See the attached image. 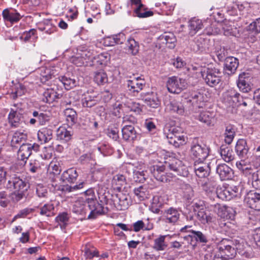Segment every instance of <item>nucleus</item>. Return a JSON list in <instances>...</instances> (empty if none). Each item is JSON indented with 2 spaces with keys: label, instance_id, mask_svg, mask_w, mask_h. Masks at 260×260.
Here are the masks:
<instances>
[{
  "label": "nucleus",
  "instance_id": "nucleus-22",
  "mask_svg": "<svg viewBox=\"0 0 260 260\" xmlns=\"http://www.w3.org/2000/svg\"><path fill=\"white\" fill-rule=\"evenodd\" d=\"M128 195L119 192L115 195V198H114L113 201L114 204L117 205V208L120 210H124L128 208Z\"/></svg>",
  "mask_w": 260,
  "mask_h": 260
},
{
  "label": "nucleus",
  "instance_id": "nucleus-45",
  "mask_svg": "<svg viewBox=\"0 0 260 260\" xmlns=\"http://www.w3.org/2000/svg\"><path fill=\"white\" fill-rule=\"evenodd\" d=\"M125 177L121 174H117L114 176L112 180V184L115 186V188L119 192L121 189L122 186L125 184Z\"/></svg>",
  "mask_w": 260,
  "mask_h": 260
},
{
  "label": "nucleus",
  "instance_id": "nucleus-50",
  "mask_svg": "<svg viewBox=\"0 0 260 260\" xmlns=\"http://www.w3.org/2000/svg\"><path fill=\"white\" fill-rule=\"evenodd\" d=\"M94 80L98 84H103L108 82V78L106 73L100 71L95 73Z\"/></svg>",
  "mask_w": 260,
  "mask_h": 260
},
{
  "label": "nucleus",
  "instance_id": "nucleus-31",
  "mask_svg": "<svg viewBox=\"0 0 260 260\" xmlns=\"http://www.w3.org/2000/svg\"><path fill=\"white\" fill-rule=\"evenodd\" d=\"M160 40L162 44H166L167 47L170 49L174 48L175 46L176 39L172 33H165L160 37Z\"/></svg>",
  "mask_w": 260,
  "mask_h": 260
},
{
  "label": "nucleus",
  "instance_id": "nucleus-58",
  "mask_svg": "<svg viewBox=\"0 0 260 260\" xmlns=\"http://www.w3.org/2000/svg\"><path fill=\"white\" fill-rule=\"evenodd\" d=\"M85 183L84 182H80L79 184L74 186L66 185L63 186L62 190L66 192H73L78 189H81L83 187Z\"/></svg>",
  "mask_w": 260,
  "mask_h": 260
},
{
  "label": "nucleus",
  "instance_id": "nucleus-57",
  "mask_svg": "<svg viewBox=\"0 0 260 260\" xmlns=\"http://www.w3.org/2000/svg\"><path fill=\"white\" fill-rule=\"evenodd\" d=\"M146 172L144 171H135L134 172V179L136 182H143L147 178V175L145 174Z\"/></svg>",
  "mask_w": 260,
  "mask_h": 260
},
{
  "label": "nucleus",
  "instance_id": "nucleus-21",
  "mask_svg": "<svg viewBox=\"0 0 260 260\" xmlns=\"http://www.w3.org/2000/svg\"><path fill=\"white\" fill-rule=\"evenodd\" d=\"M127 85L130 91L133 93H138L145 86V82L140 77H137L133 80H128Z\"/></svg>",
  "mask_w": 260,
  "mask_h": 260
},
{
  "label": "nucleus",
  "instance_id": "nucleus-5",
  "mask_svg": "<svg viewBox=\"0 0 260 260\" xmlns=\"http://www.w3.org/2000/svg\"><path fill=\"white\" fill-rule=\"evenodd\" d=\"M218 250L229 258H232L236 255L234 242L228 239H222L218 244Z\"/></svg>",
  "mask_w": 260,
  "mask_h": 260
},
{
  "label": "nucleus",
  "instance_id": "nucleus-42",
  "mask_svg": "<svg viewBox=\"0 0 260 260\" xmlns=\"http://www.w3.org/2000/svg\"><path fill=\"white\" fill-rule=\"evenodd\" d=\"M27 139V135L23 133L18 132H15L11 140V145L12 146H16V145H20L24 142Z\"/></svg>",
  "mask_w": 260,
  "mask_h": 260
},
{
  "label": "nucleus",
  "instance_id": "nucleus-12",
  "mask_svg": "<svg viewBox=\"0 0 260 260\" xmlns=\"http://www.w3.org/2000/svg\"><path fill=\"white\" fill-rule=\"evenodd\" d=\"M250 80L248 73L243 72L239 75L237 86L241 91L246 93L251 90L252 85Z\"/></svg>",
  "mask_w": 260,
  "mask_h": 260
},
{
  "label": "nucleus",
  "instance_id": "nucleus-44",
  "mask_svg": "<svg viewBox=\"0 0 260 260\" xmlns=\"http://www.w3.org/2000/svg\"><path fill=\"white\" fill-rule=\"evenodd\" d=\"M126 45L127 47V50L128 53L133 55H135L138 53L139 49V44L134 39L130 38L128 39Z\"/></svg>",
  "mask_w": 260,
  "mask_h": 260
},
{
  "label": "nucleus",
  "instance_id": "nucleus-47",
  "mask_svg": "<svg viewBox=\"0 0 260 260\" xmlns=\"http://www.w3.org/2000/svg\"><path fill=\"white\" fill-rule=\"evenodd\" d=\"M59 80L63 84L64 88L67 90L73 88L76 85V81L75 79L68 77L67 76L60 77Z\"/></svg>",
  "mask_w": 260,
  "mask_h": 260
},
{
  "label": "nucleus",
  "instance_id": "nucleus-6",
  "mask_svg": "<svg viewBox=\"0 0 260 260\" xmlns=\"http://www.w3.org/2000/svg\"><path fill=\"white\" fill-rule=\"evenodd\" d=\"M6 187L7 189H15L16 191H25L28 186L24 178L18 176H14L7 182Z\"/></svg>",
  "mask_w": 260,
  "mask_h": 260
},
{
  "label": "nucleus",
  "instance_id": "nucleus-11",
  "mask_svg": "<svg viewBox=\"0 0 260 260\" xmlns=\"http://www.w3.org/2000/svg\"><path fill=\"white\" fill-rule=\"evenodd\" d=\"M131 4L136 5L137 7L134 9V12L139 18H147L153 15V12L151 11H147L148 8L146 7L141 3V0H130Z\"/></svg>",
  "mask_w": 260,
  "mask_h": 260
},
{
  "label": "nucleus",
  "instance_id": "nucleus-49",
  "mask_svg": "<svg viewBox=\"0 0 260 260\" xmlns=\"http://www.w3.org/2000/svg\"><path fill=\"white\" fill-rule=\"evenodd\" d=\"M197 218L203 224L211 222L212 219V217L210 215H208L204 209H201L198 211Z\"/></svg>",
  "mask_w": 260,
  "mask_h": 260
},
{
  "label": "nucleus",
  "instance_id": "nucleus-25",
  "mask_svg": "<svg viewBox=\"0 0 260 260\" xmlns=\"http://www.w3.org/2000/svg\"><path fill=\"white\" fill-rule=\"evenodd\" d=\"M189 35L190 36H194L204 26L202 21L196 18L191 19L188 22Z\"/></svg>",
  "mask_w": 260,
  "mask_h": 260
},
{
  "label": "nucleus",
  "instance_id": "nucleus-7",
  "mask_svg": "<svg viewBox=\"0 0 260 260\" xmlns=\"http://www.w3.org/2000/svg\"><path fill=\"white\" fill-rule=\"evenodd\" d=\"M39 148V145L35 143H23L19 149L18 155L20 159L26 163V160L32 154V151H37Z\"/></svg>",
  "mask_w": 260,
  "mask_h": 260
},
{
  "label": "nucleus",
  "instance_id": "nucleus-55",
  "mask_svg": "<svg viewBox=\"0 0 260 260\" xmlns=\"http://www.w3.org/2000/svg\"><path fill=\"white\" fill-rule=\"evenodd\" d=\"M36 193L38 196L40 198H48V190L46 187L42 184H38L36 187Z\"/></svg>",
  "mask_w": 260,
  "mask_h": 260
},
{
  "label": "nucleus",
  "instance_id": "nucleus-23",
  "mask_svg": "<svg viewBox=\"0 0 260 260\" xmlns=\"http://www.w3.org/2000/svg\"><path fill=\"white\" fill-rule=\"evenodd\" d=\"M122 138L126 141L133 142L137 138V132L132 125H124L121 130Z\"/></svg>",
  "mask_w": 260,
  "mask_h": 260
},
{
  "label": "nucleus",
  "instance_id": "nucleus-64",
  "mask_svg": "<svg viewBox=\"0 0 260 260\" xmlns=\"http://www.w3.org/2000/svg\"><path fill=\"white\" fill-rule=\"evenodd\" d=\"M108 136L115 141L119 139L118 131L117 128H108L107 130Z\"/></svg>",
  "mask_w": 260,
  "mask_h": 260
},
{
  "label": "nucleus",
  "instance_id": "nucleus-29",
  "mask_svg": "<svg viewBox=\"0 0 260 260\" xmlns=\"http://www.w3.org/2000/svg\"><path fill=\"white\" fill-rule=\"evenodd\" d=\"M248 150L249 148L245 140L242 139L238 140L235 146V150L239 156L241 158L245 157L248 153Z\"/></svg>",
  "mask_w": 260,
  "mask_h": 260
},
{
  "label": "nucleus",
  "instance_id": "nucleus-40",
  "mask_svg": "<svg viewBox=\"0 0 260 260\" xmlns=\"http://www.w3.org/2000/svg\"><path fill=\"white\" fill-rule=\"evenodd\" d=\"M64 114L69 124L73 125L76 122L77 119V113L73 109L67 108L64 111Z\"/></svg>",
  "mask_w": 260,
  "mask_h": 260
},
{
  "label": "nucleus",
  "instance_id": "nucleus-53",
  "mask_svg": "<svg viewBox=\"0 0 260 260\" xmlns=\"http://www.w3.org/2000/svg\"><path fill=\"white\" fill-rule=\"evenodd\" d=\"M134 230L136 232L140 231L141 230L144 229L146 230H150L153 228L152 224H148L146 227H145V224L142 220H138L133 224Z\"/></svg>",
  "mask_w": 260,
  "mask_h": 260
},
{
  "label": "nucleus",
  "instance_id": "nucleus-51",
  "mask_svg": "<svg viewBox=\"0 0 260 260\" xmlns=\"http://www.w3.org/2000/svg\"><path fill=\"white\" fill-rule=\"evenodd\" d=\"M69 219V217L68 213L66 212H63L59 214L55 218L56 221L59 224L60 226L62 229L66 228Z\"/></svg>",
  "mask_w": 260,
  "mask_h": 260
},
{
  "label": "nucleus",
  "instance_id": "nucleus-34",
  "mask_svg": "<svg viewBox=\"0 0 260 260\" xmlns=\"http://www.w3.org/2000/svg\"><path fill=\"white\" fill-rule=\"evenodd\" d=\"M220 153L223 159L229 162L234 159V154L230 147L225 145H222L220 148Z\"/></svg>",
  "mask_w": 260,
  "mask_h": 260
},
{
  "label": "nucleus",
  "instance_id": "nucleus-4",
  "mask_svg": "<svg viewBox=\"0 0 260 260\" xmlns=\"http://www.w3.org/2000/svg\"><path fill=\"white\" fill-rule=\"evenodd\" d=\"M167 87L170 92L178 94L186 88L187 83L185 79L173 76L168 78Z\"/></svg>",
  "mask_w": 260,
  "mask_h": 260
},
{
  "label": "nucleus",
  "instance_id": "nucleus-2",
  "mask_svg": "<svg viewBox=\"0 0 260 260\" xmlns=\"http://www.w3.org/2000/svg\"><path fill=\"white\" fill-rule=\"evenodd\" d=\"M190 155L195 161L203 162L209 155V149L205 145H201L198 143L197 138L194 139L192 142L190 150Z\"/></svg>",
  "mask_w": 260,
  "mask_h": 260
},
{
  "label": "nucleus",
  "instance_id": "nucleus-33",
  "mask_svg": "<svg viewBox=\"0 0 260 260\" xmlns=\"http://www.w3.org/2000/svg\"><path fill=\"white\" fill-rule=\"evenodd\" d=\"M22 118V114L13 109H11L8 116L9 122L11 126L17 127L20 123Z\"/></svg>",
  "mask_w": 260,
  "mask_h": 260
},
{
  "label": "nucleus",
  "instance_id": "nucleus-14",
  "mask_svg": "<svg viewBox=\"0 0 260 260\" xmlns=\"http://www.w3.org/2000/svg\"><path fill=\"white\" fill-rule=\"evenodd\" d=\"M169 169L174 172V176L178 175L182 177H187L189 172L187 168L182 164L181 161L176 160L169 164Z\"/></svg>",
  "mask_w": 260,
  "mask_h": 260
},
{
  "label": "nucleus",
  "instance_id": "nucleus-39",
  "mask_svg": "<svg viewBox=\"0 0 260 260\" xmlns=\"http://www.w3.org/2000/svg\"><path fill=\"white\" fill-rule=\"evenodd\" d=\"M81 102L84 107L91 108L98 103L99 100L96 96L86 95L82 99Z\"/></svg>",
  "mask_w": 260,
  "mask_h": 260
},
{
  "label": "nucleus",
  "instance_id": "nucleus-60",
  "mask_svg": "<svg viewBox=\"0 0 260 260\" xmlns=\"http://www.w3.org/2000/svg\"><path fill=\"white\" fill-rule=\"evenodd\" d=\"M185 138L182 133L180 135H178V136L174 137V141L172 142V144L176 147H178L180 145H183L185 143Z\"/></svg>",
  "mask_w": 260,
  "mask_h": 260
},
{
  "label": "nucleus",
  "instance_id": "nucleus-37",
  "mask_svg": "<svg viewBox=\"0 0 260 260\" xmlns=\"http://www.w3.org/2000/svg\"><path fill=\"white\" fill-rule=\"evenodd\" d=\"M44 102L52 103L55 99L58 98L59 94L52 88H47L43 93Z\"/></svg>",
  "mask_w": 260,
  "mask_h": 260
},
{
  "label": "nucleus",
  "instance_id": "nucleus-3",
  "mask_svg": "<svg viewBox=\"0 0 260 260\" xmlns=\"http://www.w3.org/2000/svg\"><path fill=\"white\" fill-rule=\"evenodd\" d=\"M221 72L216 68H208L202 72V76L205 83L210 87H214L221 81Z\"/></svg>",
  "mask_w": 260,
  "mask_h": 260
},
{
  "label": "nucleus",
  "instance_id": "nucleus-19",
  "mask_svg": "<svg viewBox=\"0 0 260 260\" xmlns=\"http://www.w3.org/2000/svg\"><path fill=\"white\" fill-rule=\"evenodd\" d=\"M194 170L196 175L199 178L207 177L209 175L211 171L210 164L195 161Z\"/></svg>",
  "mask_w": 260,
  "mask_h": 260
},
{
  "label": "nucleus",
  "instance_id": "nucleus-13",
  "mask_svg": "<svg viewBox=\"0 0 260 260\" xmlns=\"http://www.w3.org/2000/svg\"><path fill=\"white\" fill-rule=\"evenodd\" d=\"M239 64L238 58L233 56L226 57L224 63V73L228 75H233L236 72Z\"/></svg>",
  "mask_w": 260,
  "mask_h": 260
},
{
  "label": "nucleus",
  "instance_id": "nucleus-8",
  "mask_svg": "<svg viewBox=\"0 0 260 260\" xmlns=\"http://www.w3.org/2000/svg\"><path fill=\"white\" fill-rule=\"evenodd\" d=\"M242 96L235 90H230L223 95V102L227 106L235 107L239 106Z\"/></svg>",
  "mask_w": 260,
  "mask_h": 260
},
{
  "label": "nucleus",
  "instance_id": "nucleus-36",
  "mask_svg": "<svg viewBox=\"0 0 260 260\" xmlns=\"http://www.w3.org/2000/svg\"><path fill=\"white\" fill-rule=\"evenodd\" d=\"M2 15L5 20L12 23L16 22L21 18L19 13L17 12H10L7 9H5L3 11Z\"/></svg>",
  "mask_w": 260,
  "mask_h": 260
},
{
  "label": "nucleus",
  "instance_id": "nucleus-17",
  "mask_svg": "<svg viewBox=\"0 0 260 260\" xmlns=\"http://www.w3.org/2000/svg\"><path fill=\"white\" fill-rule=\"evenodd\" d=\"M149 170L157 180L162 182H168V179L166 176L164 166L154 165L150 167Z\"/></svg>",
  "mask_w": 260,
  "mask_h": 260
},
{
  "label": "nucleus",
  "instance_id": "nucleus-30",
  "mask_svg": "<svg viewBox=\"0 0 260 260\" xmlns=\"http://www.w3.org/2000/svg\"><path fill=\"white\" fill-rule=\"evenodd\" d=\"M206 97L204 94L200 92H194L191 95L189 102L192 103L193 106L198 108H202L204 105Z\"/></svg>",
  "mask_w": 260,
  "mask_h": 260
},
{
  "label": "nucleus",
  "instance_id": "nucleus-62",
  "mask_svg": "<svg viewBox=\"0 0 260 260\" xmlns=\"http://www.w3.org/2000/svg\"><path fill=\"white\" fill-rule=\"evenodd\" d=\"M9 203L7 198V194L6 191H0V206L3 207H6Z\"/></svg>",
  "mask_w": 260,
  "mask_h": 260
},
{
  "label": "nucleus",
  "instance_id": "nucleus-24",
  "mask_svg": "<svg viewBox=\"0 0 260 260\" xmlns=\"http://www.w3.org/2000/svg\"><path fill=\"white\" fill-rule=\"evenodd\" d=\"M235 188V190L231 188H219L217 190L216 197L222 200H230L236 196L237 188L236 187Z\"/></svg>",
  "mask_w": 260,
  "mask_h": 260
},
{
  "label": "nucleus",
  "instance_id": "nucleus-1",
  "mask_svg": "<svg viewBox=\"0 0 260 260\" xmlns=\"http://www.w3.org/2000/svg\"><path fill=\"white\" fill-rule=\"evenodd\" d=\"M85 204L79 206L80 202H76L75 206L79 208L76 212L81 215H86L89 212L87 218L95 219L98 215L105 213L103 206L99 203L96 199L93 198H87L85 199Z\"/></svg>",
  "mask_w": 260,
  "mask_h": 260
},
{
  "label": "nucleus",
  "instance_id": "nucleus-56",
  "mask_svg": "<svg viewBox=\"0 0 260 260\" xmlns=\"http://www.w3.org/2000/svg\"><path fill=\"white\" fill-rule=\"evenodd\" d=\"M53 209L54 207L52 204H45L41 208L40 213L42 215L50 216Z\"/></svg>",
  "mask_w": 260,
  "mask_h": 260
},
{
  "label": "nucleus",
  "instance_id": "nucleus-28",
  "mask_svg": "<svg viewBox=\"0 0 260 260\" xmlns=\"http://www.w3.org/2000/svg\"><path fill=\"white\" fill-rule=\"evenodd\" d=\"M216 182L211 179H208L206 181L202 184L203 189L207 193L217 196V190L216 187Z\"/></svg>",
  "mask_w": 260,
  "mask_h": 260
},
{
  "label": "nucleus",
  "instance_id": "nucleus-35",
  "mask_svg": "<svg viewBox=\"0 0 260 260\" xmlns=\"http://www.w3.org/2000/svg\"><path fill=\"white\" fill-rule=\"evenodd\" d=\"M222 28L225 36H234L236 32V27L234 25V22L225 19L222 23Z\"/></svg>",
  "mask_w": 260,
  "mask_h": 260
},
{
  "label": "nucleus",
  "instance_id": "nucleus-59",
  "mask_svg": "<svg viewBox=\"0 0 260 260\" xmlns=\"http://www.w3.org/2000/svg\"><path fill=\"white\" fill-rule=\"evenodd\" d=\"M134 192L140 201H143L146 198L145 188L142 186L135 188L134 190Z\"/></svg>",
  "mask_w": 260,
  "mask_h": 260
},
{
  "label": "nucleus",
  "instance_id": "nucleus-32",
  "mask_svg": "<svg viewBox=\"0 0 260 260\" xmlns=\"http://www.w3.org/2000/svg\"><path fill=\"white\" fill-rule=\"evenodd\" d=\"M57 139L67 142L71 139L73 135V132L68 130L64 127H59L57 130Z\"/></svg>",
  "mask_w": 260,
  "mask_h": 260
},
{
  "label": "nucleus",
  "instance_id": "nucleus-61",
  "mask_svg": "<svg viewBox=\"0 0 260 260\" xmlns=\"http://www.w3.org/2000/svg\"><path fill=\"white\" fill-rule=\"evenodd\" d=\"M111 39L113 40V42L117 44H121L126 40V37L124 33L120 32L116 35L112 36Z\"/></svg>",
  "mask_w": 260,
  "mask_h": 260
},
{
  "label": "nucleus",
  "instance_id": "nucleus-38",
  "mask_svg": "<svg viewBox=\"0 0 260 260\" xmlns=\"http://www.w3.org/2000/svg\"><path fill=\"white\" fill-rule=\"evenodd\" d=\"M32 116L34 117H38L39 116L38 122L41 125L47 124L52 118V116L50 114L39 112L37 111H34L32 112Z\"/></svg>",
  "mask_w": 260,
  "mask_h": 260
},
{
  "label": "nucleus",
  "instance_id": "nucleus-48",
  "mask_svg": "<svg viewBox=\"0 0 260 260\" xmlns=\"http://www.w3.org/2000/svg\"><path fill=\"white\" fill-rule=\"evenodd\" d=\"M170 110L176 112L177 113L182 115L184 113V107L182 103L173 101L170 103L169 105Z\"/></svg>",
  "mask_w": 260,
  "mask_h": 260
},
{
  "label": "nucleus",
  "instance_id": "nucleus-27",
  "mask_svg": "<svg viewBox=\"0 0 260 260\" xmlns=\"http://www.w3.org/2000/svg\"><path fill=\"white\" fill-rule=\"evenodd\" d=\"M78 176V174L76 170L72 168L63 172L61 179L62 182L72 183L76 181Z\"/></svg>",
  "mask_w": 260,
  "mask_h": 260
},
{
  "label": "nucleus",
  "instance_id": "nucleus-16",
  "mask_svg": "<svg viewBox=\"0 0 260 260\" xmlns=\"http://www.w3.org/2000/svg\"><path fill=\"white\" fill-rule=\"evenodd\" d=\"M162 217L165 222L174 224L179 220L180 213L177 209L170 207L164 211Z\"/></svg>",
  "mask_w": 260,
  "mask_h": 260
},
{
  "label": "nucleus",
  "instance_id": "nucleus-54",
  "mask_svg": "<svg viewBox=\"0 0 260 260\" xmlns=\"http://www.w3.org/2000/svg\"><path fill=\"white\" fill-rule=\"evenodd\" d=\"M10 197L14 203L18 202L22 200L24 198H26L25 191L16 190L10 194Z\"/></svg>",
  "mask_w": 260,
  "mask_h": 260
},
{
  "label": "nucleus",
  "instance_id": "nucleus-43",
  "mask_svg": "<svg viewBox=\"0 0 260 260\" xmlns=\"http://www.w3.org/2000/svg\"><path fill=\"white\" fill-rule=\"evenodd\" d=\"M236 135L235 126L233 125H228L225 127V139L224 141L226 144H230Z\"/></svg>",
  "mask_w": 260,
  "mask_h": 260
},
{
  "label": "nucleus",
  "instance_id": "nucleus-18",
  "mask_svg": "<svg viewBox=\"0 0 260 260\" xmlns=\"http://www.w3.org/2000/svg\"><path fill=\"white\" fill-rule=\"evenodd\" d=\"M188 232L189 234L184 236V239L191 241L194 239L196 242L202 243H207L208 242V236L205 232L193 230H189Z\"/></svg>",
  "mask_w": 260,
  "mask_h": 260
},
{
  "label": "nucleus",
  "instance_id": "nucleus-10",
  "mask_svg": "<svg viewBox=\"0 0 260 260\" xmlns=\"http://www.w3.org/2000/svg\"><path fill=\"white\" fill-rule=\"evenodd\" d=\"M245 202L250 208L260 211V193L254 190H250L245 198Z\"/></svg>",
  "mask_w": 260,
  "mask_h": 260
},
{
  "label": "nucleus",
  "instance_id": "nucleus-9",
  "mask_svg": "<svg viewBox=\"0 0 260 260\" xmlns=\"http://www.w3.org/2000/svg\"><path fill=\"white\" fill-rule=\"evenodd\" d=\"M239 165L241 167L240 169L245 170L246 174L251 175L252 185L256 189L260 190V170L255 171L251 168L247 167L244 160H241Z\"/></svg>",
  "mask_w": 260,
  "mask_h": 260
},
{
  "label": "nucleus",
  "instance_id": "nucleus-41",
  "mask_svg": "<svg viewBox=\"0 0 260 260\" xmlns=\"http://www.w3.org/2000/svg\"><path fill=\"white\" fill-rule=\"evenodd\" d=\"M167 236H160L154 240L153 248L157 251L164 250L167 247V244L165 240Z\"/></svg>",
  "mask_w": 260,
  "mask_h": 260
},
{
  "label": "nucleus",
  "instance_id": "nucleus-26",
  "mask_svg": "<svg viewBox=\"0 0 260 260\" xmlns=\"http://www.w3.org/2000/svg\"><path fill=\"white\" fill-rule=\"evenodd\" d=\"M53 131L48 128H43L38 133V138L41 144L49 142L52 140Z\"/></svg>",
  "mask_w": 260,
  "mask_h": 260
},
{
  "label": "nucleus",
  "instance_id": "nucleus-52",
  "mask_svg": "<svg viewBox=\"0 0 260 260\" xmlns=\"http://www.w3.org/2000/svg\"><path fill=\"white\" fill-rule=\"evenodd\" d=\"M108 61L107 54L101 53L93 57L92 64L94 66L105 64Z\"/></svg>",
  "mask_w": 260,
  "mask_h": 260
},
{
  "label": "nucleus",
  "instance_id": "nucleus-46",
  "mask_svg": "<svg viewBox=\"0 0 260 260\" xmlns=\"http://www.w3.org/2000/svg\"><path fill=\"white\" fill-rule=\"evenodd\" d=\"M198 119L208 125L211 124L213 119V114L209 111H203L198 116Z\"/></svg>",
  "mask_w": 260,
  "mask_h": 260
},
{
  "label": "nucleus",
  "instance_id": "nucleus-20",
  "mask_svg": "<svg viewBox=\"0 0 260 260\" xmlns=\"http://www.w3.org/2000/svg\"><path fill=\"white\" fill-rule=\"evenodd\" d=\"M216 171L221 180L231 179L233 176V170L225 164L218 165Z\"/></svg>",
  "mask_w": 260,
  "mask_h": 260
},
{
  "label": "nucleus",
  "instance_id": "nucleus-63",
  "mask_svg": "<svg viewBox=\"0 0 260 260\" xmlns=\"http://www.w3.org/2000/svg\"><path fill=\"white\" fill-rule=\"evenodd\" d=\"M40 165L38 161L31 160L29 164V170L32 173H36L40 169Z\"/></svg>",
  "mask_w": 260,
  "mask_h": 260
},
{
  "label": "nucleus",
  "instance_id": "nucleus-15",
  "mask_svg": "<svg viewBox=\"0 0 260 260\" xmlns=\"http://www.w3.org/2000/svg\"><path fill=\"white\" fill-rule=\"evenodd\" d=\"M141 97L145 103L151 108H157L160 105V101L156 93L153 92L142 93Z\"/></svg>",
  "mask_w": 260,
  "mask_h": 260
}]
</instances>
